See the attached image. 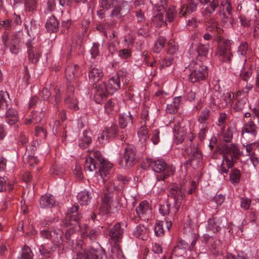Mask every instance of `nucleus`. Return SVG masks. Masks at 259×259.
Returning <instances> with one entry per match:
<instances>
[{
  "mask_svg": "<svg viewBox=\"0 0 259 259\" xmlns=\"http://www.w3.org/2000/svg\"><path fill=\"white\" fill-rule=\"evenodd\" d=\"M126 74H122L119 72L110 78L107 84L105 82L95 83V87L93 89L94 99L98 104H101L108 94H112L121 88V82L123 85L127 82Z\"/></svg>",
  "mask_w": 259,
  "mask_h": 259,
  "instance_id": "1",
  "label": "nucleus"
},
{
  "mask_svg": "<svg viewBox=\"0 0 259 259\" xmlns=\"http://www.w3.org/2000/svg\"><path fill=\"white\" fill-rule=\"evenodd\" d=\"M112 167V164L106 161L98 151H91L84 163V169L89 171L99 169L100 176L104 182L108 177Z\"/></svg>",
  "mask_w": 259,
  "mask_h": 259,
  "instance_id": "2",
  "label": "nucleus"
},
{
  "mask_svg": "<svg viewBox=\"0 0 259 259\" xmlns=\"http://www.w3.org/2000/svg\"><path fill=\"white\" fill-rule=\"evenodd\" d=\"M78 206L74 205L69 208L65 218L61 221V225L67 228L65 234V238L66 242L70 243L72 241V235L79 229V222L82 216L78 211Z\"/></svg>",
  "mask_w": 259,
  "mask_h": 259,
  "instance_id": "3",
  "label": "nucleus"
},
{
  "mask_svg": "<svg viewBox=\"0 0 259 259\" xmlns=\"http://www.w3.org/2000/svg\"><path fill=\"white\" fill-rule=\"evenodd\" d=\"M223 160L219 170L220 172L227 174L228 170L234 165L235 160L240 155L238 148L234 144L224 147L223 150Z\"/></svg>",
  "mask_w": 259,
  "mask_h": 259,
  "instance_id": "4",
  "label": "nucleus"
},
{
  "mask_svg": "<svg viewBox=\"0 0 259 259\" xmlns=\"http://www.w3.org/2000/svg\"><path fill=\"white\" fill-rule=\"evenodd\" d=\"M190 73L189 80L192 83L199 82L204 79L207 74V67L202 65L201 63L192 61L188 67Z\"/></svg>",
  "mask_w": 259,
  "mask_h": 259,
  "instance_id": "5",
  "label": "nucleus"
},
{
  "mask_svg": "<svg viewBox=\"0 0 259 259\" xmlns=\"http://www.w3.org/2000/svg\"><path fill=\"white\" fill-rule=\"evenodd\" d=\"M153 169L155 172L159 173L157 176L158 181H163L168 177L172 175L175 171V168L173 166L167 165L164 161L161 159L154 161Z\"/></svg>",
  "mask_w": 259,
  "mask_h": 259,
  "instance_id": "6",
  "label": "nucleus"
},
{
  "mask_svg": "<svg viewBox=\"0 0 259 259\" xmlns=\"http://www.w3.org/2000/svg\"><path fill=\"white\" fill-rule=\"evenodd\" d=\"M76 251L77 259H102L105 255V251L102 248L84 249L78 247Z\"/></svg>",
  "mask_w": 259,
  "mask_h": 259,
  "instance_id": "7",
  "label": "nucleus"
},
{
  "mask_svg": "<svg viewBox=\"0 0 259 259\" xmlns=\"http://www.w3.org/2000/svg\"><path fill=\"white\" fill-rule=\"evenodd\" d=\"M46 224L45 226L40 230L39 234L40 236L47 239L52 240L54 245L53 246L56 247L63 243L64 241L62 236L63 232L59 229H53L52 231H50L47 228L48 227Z\"/></svg>",
  "mask_w": 259,
  "mask_h": 259,
  "instance_id": "8",
  "label": "nucleus"
},
{
  "mask_svg": "<svg viewBox=\"0 0 259 259\" xmlns=\"http://www.w3.org/2000/svg\"><path fill=\"white\" fill-rule=\"evenodd\" d=\"M185 190L178 185L175 184L170 188L168 197L174 199V205L171 208V212L176 214L179 210L182 200L185 198Z\"/></svg>",
  "mask_w": 259,
  "mask_h": 259,
  "instance_id": "9",
  "label": "nucleus"
},
{
  "mask_svg": "<svg viewBox=\"0 0 259 259\" xmlns=\"http://www.w3.org/2000/svg\"><path fill=\"white\" fill-rule=\"evenodd\" d=\"M137 160L136 150L134 147L128 146L124 150L122 156L119 159V164L123 167L134 165Z\"/></svg>",
  "mask_w": 259,
  "mask_h": 259,
  "instance_id": "10",
  "label": "nucleus"
},
{
  "mask_svg": "<svg viewBox=\"0 0 259 259\" xmlns=\"http://www.w3.org/2000/svg\"><path fill=\"white\" fill-rule=\"evenodd\" d=\"M231 42L229 40H224L221 43H219L218 53L220 55V59L225 63H230L233 57L231 51Z\"/></svg>",
  "mask_w": 259,
  "mask_h": 259,
  "instance_id": "11",
  "label": "nucleus"
},
{
  "mask_svg": "<svg viewBox=\"0 0 259 259\" xmlns=\"http://www.w3.org/2000/svg\"><path fill=\"white\" fill-rule=\"evenodd\" d=\"M257 133V127L254 122L249 120L244 125L242 131V141H253Z\"/></svg>",
  "mask_w": 259,
  "mask_h": 259,
  "instance_id": "12",
  "label": "nucleus"
},
{
  "mask_svg": "<svg viewBox=\"0 0 259 259\" xmlns=\"http://www.w3.org/2000/svg\"><path fill=\"white\" fill-rule=\"evenodd\" d=\"M27 53L29 59L32 63L37 62L41 55L38 45L34 38L28 40L26 42Z\"/></svg>",
  "mask_w": 259,
  "mask_h": 259,
  "instance_id": "13",
  "label": "nucleus"
},
{
  "mask_svg": "<svg viewBox=\"0 0 259 259\" xmlns=\"http://www.w3.org/2000/svg\"><path fill=\"white\" fill-rule=\"evenodd\" d=\"M185 152L189 156L187 164H191L192 163L197 164L202 158L201 151L197 145L191 144L189 147L185 148Z\"/></svg>",
  "mask_w": 259,
  "mask_h": 259,
  "instance_id": "14",
  "label": "nucleus"
},
{
  "mask_svg": "<svg viewBox=\"0 0 259 259\" xmlns=\"http://www.w3.org/2000/svg\"><path fill=\"white\" fill-rule=\"evenodd\" d=\"M75 88L73 84H68L67 87L66 97L65 99L66 106L71 110L76 111L79 109L78 101L74 95Z\"/></svg>",
  "mask_w": 259,
  "mask_h": 259,
  "instance_id": "15",
  "label": "nucleus"
},
{
  "mask_svg": "<svg viewBox=\"0 0 259 259\" xmlns=\"http://www.w3.org/2000/svg\"><path fill=\"white\" fill-rule=\"evenodd\" d=\"M123 232L124 229L122 228L121 224L117 223L110 229L108 235L110 239L114 244H117L121 242Z\"/></svg>",
  "mask_w": 259,
  "mask_h": 259,
  "instance_id": "16",
  "label": "nucleus"
},
{
  "mask_svg": "<svg viewBox=\"0 0 259 259\" xmlns=\"http://www.w3.org/2000/svg\"><path fill=\"white\" fill-rule=\"evenodd\" d=\"M210 16H207V17H204V22L206 31L222 36L223 30L219 26L218 22L215 19L211 18Z\"/></svg>",
  "mask_w": 259,
  "mask_h": 259,
  "instance_id": "17",
  "label": "nucleus"
},
{
  "mask_svg": "<svg viewBox=\"0 0 259 259\" xmlns=\"http://www.w3.org/2000/svg\"><path fill=\"white\" fill-rule=\"evenodd\" d=\"M184 234L188 238L191 237L192 240L189 246V250L193 251L196 242L198 239L199 235L195 226L187 225L184 228Z\"/></svg>",
  "mask_w": 259,
  "mask_h": 259,
  "instance_id": "18",
  "label": "nucleus"
},
{
  "mask_svg": "<svg viewBox=\"0 0 259 259\" xmlns=\"http://www.w3.org/2000/svg\"><path fill=\"white\" fill-rule=\"evenodd\" d=\"M107 193H105L102 197V203L99 209V212L103 215L107 214L110 211V204L111 202L112 189L109 187L107 188Z\"/></svg>",
  "mask_w": 259,
  "mask_h": 259,
  "instance_id": "19",
  "label": "nucleus"
},
{
  "mask_svg": "<svg viewBox=\"0 0 259 259\" xmlns=\"http://www.w3.org/2000/svg\"><path fill=\"white\" fill-rule=\"evenodd\" d=\"M79 229L80 230L81 235L82 238L91 241L96 240L98 235V231L97 229H90L85 224L80 225Z\"/></svg>",
  "mask_w": 259,
  "mask_h": 259,
  "instance_id": "20",
  "label": "nucleus"
},
{
  "mask_svg": "<svg viewBox=\"0 0 259 259\" xmlns=\"http://www.w3.org/2000/svg\"><path fill=\"white\" fill-rule=\"evenodd\" d=\"M200 3L203 5H206L203 12L204 17L210 16L219 8L218 0H199Z\"/></svg>",
  "mask_w": 259,
  "mask_h": 259,
  "instance_id": "21",
  "label": "nucleus"
},
{
  "mask_svg": "<svg viewBox=\"0 0 259 259\" xmlns=\"http://www.w3.org/2000/svg\"><path fill=\"white\" fill-rule=\"evenodd\" d=\"M198 2H199V0H188L187 5L184 4L181 6L179 14L186 17L187 15L195 11L197 8Z\"/></svg>",
  "mask_w": 259,
  "mask_h": 259,
  "instance_id": "22",
  "label": "nucleus"
},
{
  "mask_svg": "<svg viewBox=\"0 0 259 259\" xmlns=\"http://www.w3.org/2000/svg\"><path fill=\"white\" fill-rule=\"evenodd\" d=\"M81 74V71L76 65H69L66 69L65 75L67 80L69 82L68 84H71V81Z\"/></svg>",
  "mask_w": 259,
  "mask_h": 259,
  "instance_id": "23",
  "label": "nucleus"
},
{
  "mask_svg": "<svg viewBox=\"0 0 259 259\" xmlns=\"http://www.w3.org/2000/svg\"><path fill=\"white\" fill-rule=\"evenodd\" d=\"M56 200L54 196L50 194L42 196L40 199L39 204L41 208H51L56 205Z\"/></svg>",
  "mask_w": 259,
  "mask_h": 259,
  "instance_id": "24",
  "label": "nucleus"
},
{
  "mask_svg": "<svg viewBox=\"0 0 259 259\" xmlns=\"http://www.w3.org/2000/svg\"><path fill=\"white\" fill-rule=\"evenodd\" d=\"M233 98L234 100L232 101L233 108L235 111H241L244 107L247 99L244 97H241V93H237L235 95H233Z\"/></svg>",
  "mask_w": 259,
  "mask_h": 259,
  "instance_id": "25",
  "label": "nucleus"
},
{
  "mask_svg": "<svg viewBox=\"0 0 259 259\" xmlns=\"http://www.w3.org/2000/svg\"><path fill=\"white\" fill-rule=\"evenodd\" d=\"M20 38L18 34H14L11 36V40L8 43V46L10 52L12 54H17L20 50Z\"/></svg>",
  "mask_w": 259,
  "mask_h": 259,
  "instance_id": "26",
  "label": "nucleus"
},
{
  "mask_svg": "<svg viewBox=\"0 0 259 259\" xmlns=\"http://www.w3.org/2000/svg\"><path fill=\"white\" fill-rule=\"evenodd\" d=\"M103 70L100 68L94 67L89 71V77L94 83L99 81L103 76Z\"/></svg>",
  "mask_w": 259,
  "mask_h": 259,
  "instance_id": "27",
  "label": "nucleus"
},
{
  "mask_svg": "<svg viewBox=\"0 0 259 259\" xmlns=\"http://www.w3.org/2000/svg\"><path fill=\"white\" fill-rule=\"evenodd\" d=\"M134 5L135 7V13L137 22L138 23L144 22L146 19L144 15L145 10L144 5L140 4L138 1L135 2Z\"/></svg>",
  "mask_w": 259,
  "mask_h": 259,
  "instance_id": "28",
  "label": "nucleus"
},
{
  "mask_svg": "<svg viewBox=\"0 0 259 259\" xmlns=\"http://www.w3.org/2000/svg\"><path fill=\"white\" fill-rule=\"evenodd\" d=\"M91 135L92 134L90 132L84 131L82 136L79 139L78 146L82 149L88 147L92 141Z\"/></svg>",
  "mask_w": 259,
  "mask_h": 259,
  "instance_id": "29",
  "label": "nucleus"
},
{
  "mask_svg": "<svg viewBox=\"0 0 259 259\" xmlns=\"http://www.w3.org/2000/svg\"><path fill=\"white\" fill-rule=\"evenodd\" d=\"M18 119L17 111L13 108H9L6 113V122L10 125H13L18 121Z\"/></svg>",
  "mask_w": 259,
  "mask_h": 259,
  "instance_id": "30",
  "label": "nucleus"
},
{
  "mask_svg": "<svg viewBox=\"0 0 259 259\" xmlns=\"http://www.w3.org/2000/svg\"><path fill=\"white\" fill-rule=\"evenodd\" d=\"M44 116L45 113L44 111H41L40 112L33 111L31 112L30 117L25 119V123L26 124H35L39 122Z\"/></svg>",
  "mask_w": 259,
  "mask_h": 259,
  "instance_id": "31",
  "label": "nucleus"
},
{
  "mask_svg": "<svg viewBox=\"0 0 259 259\" xmlns=\"http://www.w3.org/2000/svg\"><path fill=\"white\" fill-rule=\"evenodd\" d=\"M46 27L50 32H56L59 28V22L56 18L52 16L49 17L46 22Z\"/></svg>",
  "mask_w": 259,
  "mask_h": 259,
  "instance_id": "32",
  "label": "nucleus"
},
{
  "mask_svg": "<svg viewBox=\"0 0 259 259\" xmlns=\"http://www.w3.org/2000/svg\"><path fill=\"white\" fill-rule=\"evenodd\" d=\"M104 131L106 133L107 137L108 138L109 140H111L113 138L119 136V130L116 125H111L110 127H107ZM120 137L121 140L124 138V135L123 134L120 135Z\"/></svg>",
  "mask_w": 259,
  "mask_h": 259,
  "instance_id": "33",
  "label": "nucleus"
},
{
  "mask_svg": "<svg viewBox=\"0 0 259 259\" xmlns=\"http://www.w3.org/2000/svg\"><path fill=\"white\" fill-rule=\"evenodd\" d=\"M128 7L123 5L122 6H118L115 7L112 11V16L117 18H121L126 15L129 12Z\"/></svg>",
  "mask_w": 259,
  "mask_h": 259,
  "instance_id": "34",
  "label": "nucleus"
},
{
  "mask_svg": "<svg viewBox=\"0 0 259 259\" xmlns=\"http://www.w3.org/2000/svg\"><path fill=\"white\" fill-rule=\"evenodd\" d=\"M134 235L143 240H146L149 237V230L144 226L139 225L134 231Z\"/></svg>",
  "mask_w": 259,
  "mask_h": 259,
  "instance_id": "35",
  "label": "nucleus"
},
{
  "mask_svg": "<svg viewBox=\"0 0 259 259\" xmlns=\"http://www.w3.org/2000/svg\"><path fill=\"white\" fill-rule=\"evenodd\" d=\"M161 4L158 7V10H157V13L152 18V21L156 23L158 25L160 24V23H163L164 22V16L161 11L165 9V5L166 4L165 3V0H163V2H161Z\"/></svg>",
  "mask_w": 259,
  "mask_h": 259,
  "instance_id": "36",
  "label": "nucleus"
},
{
  "mask_svg": "<svg viewBox=\"0 0 259 259\" xmlns=\"http://www.w3.org/2000/svg\"><path fill=\"white\" fill-rule=\"evenodd\" d=\"M176 142L177 144L182 143L185 139L186 134V130L184 127H178L175 126L174 128Z\"/></svg>",
  "mask_w": 259,
  "mask_h": 259,
  "instance_id": "37",
  "label": "nucleus"
},
{
  "mask_svg": "<svg viewBox=\"0 0 259 259\" xmlns=\"http://www.w3.org/2000/svg\"><path fill=\"white\" fill-rule=\"evenodd\" d=\"M181 102V97H177L174 98L173 102L171 104L167 105L166 108V112L169 113H175L177 112L178 110Z\"/></svg>",
  "mask_w": 259,
  "mask_h": 259,
  "instance_id": "38",
  "label": "nucleus"
},
{
  "mask_svg": "<svg viewBox=\"0 0 259 259\" xmlns=\"http://www.w3.org/2000/svg\"><path fill=\"white\" fill-rule=\"evenodd\" d=\"M9 94L6 92H0V111L7 109L10 102Z\"/></svg>",
  "mask_w": 259,
  "mask_h": 259,
  "instance_id": "39",
  "label": "nucleus"
},
{
  "mask_svg": "<svg viewBox=\"0 0 259 259\" xmlns=\"http://www.w3.org/2000/svg\"><path fill=\"white\" fill-rule=\"evenodd\" d=\"M56 249V247L52 246L49 250L41 246L39 250L41 257L39 259H52L54 252Z\"/></svg>",
  "mask_w": 259,
  "mask_h": 259,
  "instance_id": "40",
  "label": "nucleus"
},
{
  "mask_svg": "<svg viewBox=\"0 0 259 259\" xmlns=\"http://www.w3.org/2000/svg\"><path fill=\"white\" fill-rule=\"evenodd\" d=\"M33 254L29 247L24 245L21 249L18 259H32Z\"/></svg>",
  "mask_w": 259,
  "mask_h": 259,
  "instance_id": "41",
  "label": "nucleus"
},
{
  "mask_svg": "<svg viewBox=\"0 0 259 259\" xmlns=\"http://www.w3.org/2000/svg\"><path fill=\"white\" fill-rule=\"evenodd\" d=\"M252 73V68L251 66H248L247 59H245L244 66L241 70L240 76L244 81H247L251 76Z\"/></svg>",
  "mask_w": 259,
  "mask_h": 259,
  "instance_id": "42",
  "label": "nucleus"
},
{
  "mask_svg": "<svg viewBox=\"0 0 259 259\" xmlns=\"http://www.w3.org/2000/svg\"><path fill=\"white\" fill-rule=\"evenodd\" d=\"M220 16V19L223 25L227 27H231L234 24V20L232 17V14H222Z\"/></svg>",
  "mask_w": 259,
  "mask_h": 259,
  "instance_id": "43",
  "label": "nucleus"
},
{
  "mask_svg": "<svg viewBox=\"0 0 259 259\" xmlns=\"http://www.w3.org/2000/svg\"><path fill=\"white\" fill-rule=\"evenodd\" d=\"M133 121V117L132 115L126 114L120 115L119 117V124L121 128H124L129 123H132Z\"/></svg>",
  "mask_w": 259,
  "mask_h": 259,
  "instance_id": "44",
  "label": "nucleus"
},
{
  "mask_svg": "<svg viewBox=\"0 0 259 259\" xmlns=\"http://www.w3.org/2000/svg\"><path fill=\"white\" fill-rule=\"evenodd\" d=\"M218 9L220 16H222V14L232 13V7L227 1L223 2L220 5H219Z\"/></svg>",
  "mask_w": 259,
  "mask_h": 259,
  "instance_id": "45",
  "label": "nucleus"
},
{
  "mask_svg": "<svg viewBox=\"0 0 259 259\" xmlns=\"http://www.w3.org/2000/svg\"><path fill=\"white\" fill-rule=\"evenodd\" d=\"M149 210L148 202L146 201L141 202L136 208V211L137 216L139 218L145 214Z\"/></svg>",
  "mask_w": 259,
  "mask_h": 259,
  "instance_id": "46",
  "label": "nucleus"
},
{
  "mask_svg": "<svg viewBox=\"0 0 259 259\" xmlns=\"http://www.w3.org/2000/svg\"><path fill=\"white\" fill-rule=\"evenodd\" d=\"M210 113V110L207 108H205L200 112L198 118V121L202 125H207Z\"/></svg>",
  "mask_w": 259,
  "mask_h": 259,
  "instance_id": "47",
  "label": "nucleus"
},
{
  "mask_svg": "<svg viewBox=\"0 0 259 259\" xmlns=\"http://www.w3.org/2000/svg\"><path fill=\"white\" fill-rule=\"evenodd\" d=\"M55 95H53L49 100V103L52 104L56 108L59 107V103L61 100L60 91L58 88L54 89Z\"/></svg>",
  "mask_w": 259,
  "mask_h": 259,
  "instance_id": "48",
  "label": "nucleus"
},
{
  "mask_svg": "<svg viewBox=\"0 0 259 259\" xmlns=\"http://www.w3.org/2000/svg\"><path fill=\"white\" fill-rule=\"evenodd\" d=\"M111 252L112 256H115L117 259H126L118 243L114 244L112 247Z\"/></svg>",
  "mask_w": 259,
  "mask_h": 259,
  "instance_id": "49",
  "label": "nucleus"
},
{
  "mask_svg": "<svg viewBox=\"0 0 259 259\" xmlns=\"http://www.w3.org/2000/svg\"><path fill=\"white\" fill-rule=\"evenodd\" d=\"M202 37L205 40H212L217 41L218 43H220L223 40L222 36L207 31L206 32L203 34Z\"/></svg>",
  "mask_w": 259,
  "mask_h": 259,
  "instance_id": "50",
  "label": "nucleus"
},
{
  "mask_svg": "<svg viewBox=\"0 0 259 259\" xmlns=\"http://www.w3.org/2000/svg\"><path fill=\"white\" fill-rule=\"evenodd\" d=\"M25 27L27 29L28 34L30 35V33L33 34V33L37 32L39 29V25L37 24L36 20L32 19L29 24L25 25Z\"/></svg>",
  "mask_w": 259,
  "mask_h": 259,
  "instance_id": "51",
  "label": "nucleus"
},
{
  "mask_svg": "<svg viewBox=\"0 0 259 259\" xmlns=\"http://www.w3.org/2000/svg\"><path fill=\"white\" fill-rule=\"evenodd\" d=\"M37 0H24V8L27 12H33L37 7Z\"/></svg>",
  "mask_w": 259,
  "mask_h": 259,
  "instance_id": "52",
  "label": "nucleus"
},
{
  "mask_svg": "<svg viewBox=\"0 0 259 259\" xmlns=\"http://www.w3.org/2000/svg\"><path fill=\"white\" fill-rule=\"evenodd\" d=\"M77 198L81 205H87L90 201V196L87 191H81L77 195Z\"/></svg>",
  "mask_w": 259,
  "mask_h": 259,
  "instance_id": "53",
  "label": "nucleus"
},
{
  "mask_svg": "<svg viewBox=\"0 0 259 259\" xmlns=\"http://www.w3.org/2000/svg\"><path fill=\"white\" fill-rule=\"evenodd\" d=\"M241 173L240 170L237 168L232 169L230 174V179L233 184H238L240 182Z\"/></svg>",
  "mask_w": 259,
  "mask_h": 259,
  "instance_id": "54",
  "label": "nucleus"
},
{
  "mask_svg": "<svg viewBox=\"0 0 259 259\" xmlns=\"http://www.w3.org/2000/svg\"><path fill=\"white\" fill-rule=\"evenodd\" d=\"M209 48V44H199L196 49L197 53L198 56H206Z\"/></svg>",
  "mask_w": 259,
  "mask_h": 259,
  "instance_id": "55",
  "label": "nucleus"
},
{
  "mask_svg": "<svg viewBox=\"0 0 259 259\" xmlns=\"http://www.w3.org/2000/svg\"><path fill=\"white\" fill-rule=\"evenodd\" d=\"M138 135L140 138V141L142 143L145 142L149 138V134L148 133V129L146 126L141 127L138 132Z\"/></svg>",
  "mask_w": 259,
  "mask_h": 259,
  "instance_id": "56",
  "label": "nucleus"
},
{
  "mask_svg": "<svg viewBox=\"0 0 259 259\" xmlns=\"http://www.w3.org/2000/svg\"><path fill=\"white\" fill-rule=\"evenodd\" d=\"M177 13L176 8L174 7H170L166 12V21L171 22L174 21L177 16Z\"/></svg>",
  "mask_w": 259,
  "mask_h": 259,
  "instance_id": "57",
  "label": "nucleus"
},
{
  "mask_svg": "<svg viewBox=\"0 0 259 259\" xmlns=\"http://www.w3.org/2000/svg\"><path fill=\"white\" fill-rule=\"evenodd\" d=\"M165 42V39L163 37H159L156 42L155 43L154 48H153V51L156 53H159L160 50L163 48L164 46Z\"/></svg>",
  "mask_w": 259,
  "mask_h": 259,
  "instance_id": "58",
  "label": "nucleus"
},
{
  "mask_svg": "<svg viewBox=\"0 0 259 259\" xmlns=\"http://www.w3.org/2000/svg\"><path fill=\"white\" fill-rule=\"evenodd\" d=\"M159 134V130L157 129L153 130L151 133L149 134L150 140L154 145H157L160 142Z\"/></svg>",
  "mask_w": 259,
  "mask_h": 259,
  "instance_id": "59",
  "label": "nucleus"
},
{
  "mask_svg": "<svg viewBox=\"0 0 259 259\" xmlns=\"http://www.w3.org/2000/svg\"><path fill=\"white\" fill-rule=\"evenodd\" d=\"M7 177H0V191L3 192L7 190V187H8L9 191H10L13 190V187L12 184L9 183L8 186L6 185V182L7 181Z\"/></svg>",
  "mask_w": 259,
  "mask_h": 259,
  "instance_id": "60",
  "label": "nucleus"
},
{
  "mask_svg": "<svg viewBox=\"0 0 259 259\" xmlns=\"http://www.w3.org/2000/svg\"><path fill=\"white\" fill-rule=\"evenodd\" d=\"M248 51V45L247 42H242L239 46L238 49V53L239 55L245 57L247 55Z\"/></svg>",
  "mask_w": 259,
  "mask_h": 259,
  "instance_id": "61",
  "label": "nucleus"
},
{
  "mask_svg": "<svg viewBox=\"0 0 259 259\" xmlns=\"http://www.w3.org/2000/svg\"><path fill=\"white\" fill-rule=\"evenodd\" d=\"M243 143V147H245L246 151V155H250L251 153V151L253 150L254 147H256V143H250V142H249L248 139H247V141H242Z\"/></svg>",
  "mask_w": 259,
  "mask_h": 259,
  "instance_id": "62",
  "label": "nucleus"
},
{
  "mask_svg": "<svg viewBox=\"0 0 259 259\" xmlns=\"http://www.w3.org/2000/svg\"><path fill=\"white\" fill-rule=\"evenodd\" d=\"M142 55L144 57V62H145L146 65L152 67L154 66L155 63V60H154L152 57L149 55L147 52H144Z\"/></svg>",
  "mask_w": 259,
  "mask_h": 259,
  "instance_id": "63",
  "label": "nucleus"
},
{
  "mask_svg": "<svg viewBox=\"0 0 259 259\" xmlns=\"http://www.w3.org/2000/svg\"><path fill=\"white\" fill-rule=\"evenodd\" d=\"M174 62V59L171 57L165 58L159 62L160 69L169 66Z\"/></svg>",
  "mask_w": 259,
  "mask_h": 259,
  "instance_id": "64",
  "label": "nucleus"
}]
</instances>
